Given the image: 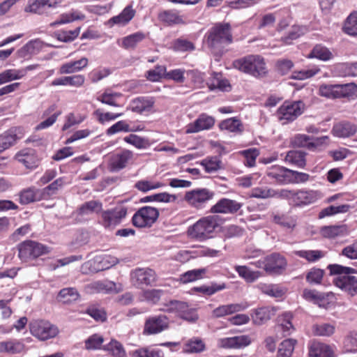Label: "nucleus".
Wrapping results in <instances>:
<instances>
[{
	"mask_svg": "<svg viewBox=\"0 0 357 357\" xmlns=\"http://www.w3.org/2000/svg\"><path fill=\"white\" fill-rule=\"evenodd\" d=\"M307 58L328 61L334 58V54L326 46L322 44H317L313 47Z\"/></svg>",
	"mask_w": 357,
	"mask_h": 357,
	"instance_id": "bb28decb",
	"label": "nucleus"
},
{
	"mask_svg": "<svg viewBox=\"0 0 357 357\" xmlns=\"http://www.w3.org/2000/svg\"><path fill=\"white\" fill-rule=\"evenodd\" d=\"M206 272V268H198L188 271L180 275L179 280L183 284H187L202 279Z\"/></svg>",
	"mask_w": 357,
	"mask_h": 357,
	"instance_id": "a18cd8bd",
	"label": "nucleus"
},
{
	"mask_svg": "<svg viewBox=\"0 0 357 357\" xmlns=\"http://www.w3.org/2000/svg\"><path fill=\"white\" fill-rule=\"evenodd\" d=\"M17 250L19 258L24 261L36 259L50 251L49 247L31 240H27L20 243Z\"/></svg>",
	"mask_w": 357,
	"mask_h": 357,
	"instance_id": "39448f33",
	"label": "nucleus"
},
{
	"mask_svg": "<svg viewBox=\"0 0 357 357\" xmlns=\"http://www.w3.org/2000/svg\"><path fill=\"white\" fill-rule=\"evenodd\" d=\"M127 210L123 207L116 208L102 213V224L105 227H115L126 216Z\"/></svg>",
	"mask_w": 357,
	"mask_h": 357,
	"instance_id": "a211bd4d",
	"label": "nucleus"
},
{
	"mask_svg": "<svg viewBox=\"0 0 357 357\" xmlns=\"http://www.w3.org/2000/svg\"><path fill=\"white\" fill-rule=\"evenodd\" d=\"M314 195L313 191L294 190L292 205H306L313 202Z\"/></svg>",
	"mask_w": 357,
	"mask_h": 357,
	"instance_id": "72a5a7b5",
	"label": "nucleus"
},
{
	"mask_svg": "<svg viewBox=\"0 0 357 357\" xmlns=\"http://www.w3.org/2000/svg\"><path fill=\"white\" fill-rule=\"evenodd\" d=\"M103 349L109 351L114 356L123 357L126 355L122 344L115 340H112L109 344L105 345Z\"/></svg>",
	"mask_w": 357,
	"mask_h": 357,
	"instance_id": "e2e57ef3",
	"label": "nucleus"
},
{
	"mask_svg": "<svg viewBox=\"0 0 357 357\" xmlns=\"http://www.w3.org/2000/svg\"><path fill=\"white\" fill-rule=\"evenodd\" d=\"M116 291V284L112 281H96L91 284V292L109 293Z\"/></svg>",
	"mask_w": 357,
	"mask_h": 357,
	"instance_id": "603ef678",
	"label": "nucleus"
},
{
	"mask_svg": "<svg viewBox=\"0 0 357 357\" xmlns=\"http://www.w3.org/2000/svg\"><path fill=\"white\" fill-rule=\"evenodd\" d=\"M33 155V150L24 149L17 153L16 158L27 168L31 169L37 166L36 161Z\"/></svg>",
	"mask_w": 357,
	"mask_h": 357,
	"instance_id": "49530a36",
	"label": "nucleus"
},
{
	"mask_svg": "<svg viewBox=\"0 0 357 357\" xmlns=\"http://www.w3.org/2000/svg\"><path fill=\"white\" fill-rule=\"evenodd\" d=\"M310 357H333V351L326 344L314 341L309 347Z\"/></svg>",
	"mask_w": 357,
	"mask_h": 357,
	"instance_id": "393cba45",
	"label": "nucleus"
},
{
	"mask_svg": "<svg viewBox=\"0 0 357 357\" xmlns=\"http://www.w3.org/2000/svg\"><path fill=\"white\" fill-rule=\"evenodd\" d=\"M155 102L153 97L140 96L132 99L127 109L138 114L149 113L152 111Z\"/></svg>",
	"mask_w": 357,
	"mask_h": 357,
	"instance_id": "2eb2a0df",
	"label": "nucleus"
},
{
	"mask_svg": "<svg viewBox=\"0 0 357 357\" xmlns=\"http://www.w3.org/2000/svg\"><path fill=\"white\" fill-rule=\"evenodd\" d=\"M18 137L13 130H9L0 135V153L13 146Z\"/></svg>",
	"mask_w": 357,
	"mask_h": 357,
	"instance_id": "ea45409f",
	"label": "nucleus"
},
{
	"mask_svg": "<svg viewBox=\"0 0 357 357\" xmlns=\"http://www.w3.org/2000/svg\"><path fill=\"white\" fill-rule=\"evenodd\" d=\"M166 74V67L165 66H156L153 69L149 70L146 73V78L151 82H158Z\"/></svg>",
	"mask_w": 357,
	"mask_h": 357,
	"instance_id": "69168bd1",
	"label": "nucleus"
},
{
	"mask_svg": "<svg viewBox=\"0 0 357 357\" xmlns=\"http://www.w3.org/2000/svg\"><path fill=\"white\" fill-rule=\"evenodd\" d=\"M84 16L77 11H73L68 13H63L61 15L58 20L51 23V26H56L57 25L68 24L76 20L83 18Z\"/></svg>",
	"mask_w": 357,
	"mask_h": 357,
	"instance_id": "13d9d810",
	"label": "nucleus"
},
{
	"mask_svg": "<svg viewBox=\"0 0 357 357\" xmlns=\"http://www.w3.org/2000/svg\"><path fill=\"white\" fill-rule=\"evenodd\" d=\"M304 109L305 104L302 101H286L278 108L277 115L280 121H285L283 123H286L296 119Z\"/></svg>",
	"mask_w": 357,
	"mask_h": 357,
	"instance_id": "1a4fd4ad",
	"label": "nucleus"
},
{
	"mask_svg": "<svg viewBox=\"0 0 357 357\" xmlns=\"http://www.w3.org/2000/svg\"><path fill=\"white\" fill-rule=\"evenodd\" d=\"M38 190L33 188H29L22 190L20 194L19 201L20 204L26 205L38 200Z\"/></svg>",
	"mask_w": 357,
	"mask_h": 357,
	"instance_id": "bf43d9fd",
	"label": "nucleus"
},
{
	"mask_svg": "<svg viewBox=\"0 0 357 357\" xmlns=\"http://www.w3.org/2000/svg\"><path fill=\"white\" fill-rule=\"evenodd\" d=\"M306 31V28L302 26H293L286 36L281 38V40L285 44L289 45L294 40H296L303 36Z\"/></svg>",
	"mask_w": 357,
	"mask_h": 357,
	"instance_id": "6e6d98bb",
	"label": "nucleus"
},
{
	"mask_svg": "<svg viewBox=\"0 0 357 357\" xmlns=\"http://www.w3.org/2000/svg\"><path fill=\"white\" fill-rule=\"evenodd\" d=\"M338 98H349L355 99L357 98V84L354 82L337 84Z\"/></svg>",
	"mask_w": 357,
	"mask_h": 357,
	"instance_id": "a19ab883",
	"label": "nucleus"
},
{
	"mask_svg": "<svg viewBox=\"0 0 357 357\" xmlns=\"http://www.w3.org/2000/svg\"><path fill=\"white\" fill-rule=\"evenodd\" d=\"M233 64L235 68L255 77H262L268 72L264 59L260 55H248L235 60Z\"/></svg>",
	"mask_w": 357,
	"mask_h": 357,
	"instance_id": "20e7f679",
	"label": "nucleus"
},
{
	"mask_svg": "<svg viewBox=\"0 0 357 357\" xmlns=\"http://www.w3.org/2000/svg\"><path fill=\"white\" fill-rule=\"evenodd\" d=\"M295 255L305 259L310 263H314L325 256V252L319 250H301L294 252Z\"/></svg>",
	"mask_w": 357,
	"mask_h": 357,
	"instance_id": "c9c22d12",
	"label": "nucleus"
},
{
	"mask_svg": "<svg viewBox=\"0 0 357 357\" xmlns=\"http://www.w3.org/2000/svg\"><path fill=\"white\" fill-rule=\"evenodd\" d=\"M186 304L187 303L185 302L171 300L169 302L164 303L162 304L163 307L161 310L168 313L176 314L179 317L181 313L183 312V310L186 309Z\"/></svg>",
	"mask_w": 357,
	"mask_h": 357,
	"instance_id": "8fccbe9b",
	"label": "nucleus"
},
{
	"mask_svg": "<svg viewBox=\"0 0 357 357\" xmlns=\"http://www.w3.org/2000/svg\"><path fill=\"white\" fill-rule=\"evenodd\" d=\"M215 122L214 117L202 113L194 122L188 123L185 126V132L191 134L210 130L213 127Z\"/></svg>",
	"mask_w": 357,
	"mask_h": 357,
	"instance_id": "4468645a",
	"label": "nucleus"
},
{
	"mask_svg": "<svg viewBox=\"0 0 357 357\" xmlns=\"http://www.w3.org/2000/svg\"><path fill=\"white\" fill-rule=\"evenodd\" d=\"M206 350V344L199 337H192L188 340L182 347L185 354H199Z\"/></svg>",
	"mask_w": 357,
	"mask_h": 357,
	"instance_id": "c756f323",
	"label": "nucleus"
},
{
	"mask_svg": "<svg viewBox=\"0 0 357 357\" xmlns=\"http://www.w3.org/2000/svg\"><path fill=\"white\" fill-rule=\"evenodd\" d=\"M124 142L132 145L138 149H147L151 146L150 141L148 138L142 137L137 135L130 134L123 138Z\"/></svg>",
	"mask_w": 357,
	"mask_h": 357,
	"instance_id": "de8ad7c7",
	"label": "nucleus"
},
{
	"mask_svg": "<svg viewBox=\"0 0 357 357\" xmlns=\"http://www.w3.org/2000/svg\"><path fill=\"white\" fill-rule=\"evenodd\" d=\"M206 44L217 54H222L224 48L233 40L231 26L229 23H218L207 32Z\"/></svg>",
	"mask_w": 357,
	"mask_h": 357,
	"instance_id": "f03ea898",
	"label": "nucleus"
},
{
	"mask_svg": "<svg viewBox=\"0 0 357 357\" xmlns=\"http://www.w3.org/2000/svg\"><path fill=\"white\" fill-rule=\"evenodd\" d=\"M331 275H337L333 282L341 290L354 296L357 294V277L351 275L357 273L353 268L340 264H330L328 266Z\"/></svg>",
	"mask_w": 357,
	"mask_h": 357,
	"instance_id": "f257e3e1",
	"label": "nucleus"
},
{
	"mask_svg": "<svg viewBox=\"0 0 357 357\" xmlns=\"http://www.w3.org/2000/svg\"><path fill=\"white\" fill-rule=\"evenodd\" d=\"M208 87L211 90L218 89L222 91H228L231 89L229 81L222 78V75L218 73L214 74L211 83L208 84Z\"/></svg>",
	"mask_w": 357,
	"mask_h": 357,
	"instance_id": "3c124183",
	"label": "nucleus"
},
{
	"mask_svg": "<svg viewBox=\"0 0 357 357\" xmlns=\"http://www.w3.org/2000/svg\"><path fill=\"white\" fill-rule=\"evenodd\" d=\"M169 328V319L165 314L148 317L144 321L142 334L153 335L159 334Z\"/></svg>",
	"mask_w": 357,
	"mask_h": 357,
	"instance_id": "6e6552de",
	"label": "nucleus"
},
{
	"mask_svg": "<svg viewBox=\"0 0 357 357\" xmlns=\"http://www.w3.org/2000/svg\"><path fill=\"white\" fill-rule=\"evenodd\" d=\"M343 31L351 36H357V12H352L345 20Z\"/></svg>",
	"mask_w": 357,
	"mask_h": 357,
	"instance_id": "c03bdc74",
	"label": "nucleus"
},
{
	"mask_svg": "<svg viewBox=\"0 0 357 357\" xmlns=\"http://www.w3.org/2000/svg\"><path fill=\"white\" fill-rule=\"evenodd\" d=\"M221 218L217 215L203 217L189 227L188 235L199 241L208 240L213 236L217 228L220 225Z\"/></svg>",
	"mask_w": 357,
	"mask_h": 357,
	"instance_id": "7ed1b4c3",
	"label": "nucleus"
},
{
	"mask_svg": "<svg viewBox=\"0 0 357 357\" xmlns=\"http://www.w3.org/2000/svg\"><path fill=\"white\" fill-rule=\"evenodd\" d=\"M234 269L241 278L249 283L255 282L261 276V272L252 271L246 266H236Z\"/></svg>",
	"mask_w": 357,
	"mask_h": 357,
	"instance_id": "f704fd0d",
	"label": "nucleus"
},
{
	"mask_svg": "<svg viewBox=\"0 0 357 357\" xmlns=\"http://www.w3.org/2000/svg\"><path fill=\"white\" fill-rule=\"evenodd\" d=\"M87 63L88 59L86 58H82L81 59L63 64L60 68V72L65 74L73 73L86 66Z\"/></svg>",
	"mask_w": 357,
	"mask_h": 357,
	"instance_id": "37998d69",
	"label": "nucleus"
},
{
	"mask_svg": "<svg viewBox=\"0 0 357 357\" xmlns=\"http://www.w3.org/2000/svg\"><path fill=\"white\" fill-rule=\"evenodd\" d=\"M305 155L306 153L303 151H289L285 157V161L298 167L304 168L306 165Z\"/></svg>",
	"mask_w": 357,
	"mask_h": 357,
	"instance_id": "e433bc0d",
	"label": "nucleus"
},
{
	"mask_svg": "<svg viewBox=\"0 0 357 357\" xmlns=\"http://www.w3.org/2000/svg\"><path fill=\"white\" fill-rule=\"evenodd\" d=\"M79 294L75 288H63L59 291L56 300L64 304L70 303L78 298Z\"/></svg>",
	"mask_w": 357,
	"mask_h": 357,
	"instance_id": "79ce46f5",
	"label": "nucleus"
},
{
	"mask_svg": "<svg viewBox=\"0 0 357 357\" xmlns=\"http://www.w3.org/2000/svg\"><path fill=\"white\" fill-rule=\"evenodd\" d=\"M84 82V79L82 75H73V76H67L62 77L59 78L54 79L52 82V86H81Z\"/></svg>",
	"mask_w": 357,
	"mask_h": 357,
	"instance_id": "4c0bfd02",
	"label": "nucleus"
},
{
	"mask_svg": "<svg viewBox=\"0 0 357 357\" xmlns=\"http://www.w3.org/2000/svg\"><path fill=\"white\" fill-rule=\"evenodd\" d=\"M159 20L167 25L185 24V22L177 10H169L161 12L158 15Z\"/></svg>",
	"mask_w": 357,
	"mask_h": 357,
	"instance_id": "7c9ffc66",
	"label": "nucleus"
},
{
	"mask_svg": "<svg viewBox=\"0 0 357 357\" xmlns=\"http://www.w3.org/2000/svg\"><path fill=\"white\" fill-rule=\"evenodd\" d=\"M293 317L291 312H285L277 318V328L282 333L284 336L291 335L295 330L291 322Z\"/></svg>",
	"mask_w": 357,
	"mask_h": 357,
	"instance_id": "4be33fe9",
	"label": "nucleus"
},
{
	"mask_svg": "<svg viewBox=\"0 0 357 357\" xmlns=\"http://www.w3.org/2000/svg\"><path fill=\"white\" fill-rule=\"evenodd\" d=\"M214 197V192L206 188H200L186 192L184 199L197 209L203 208L205 204Z\"/></svg>",
	"mask_w": 357,
	"mask_h": 357,
	"instance_id": "9d476101",
	"label": "nucleus"
},
{
	"mask_svg": "<svg viewBox=\"0 0 357 357\" xmlns=\"http://www.w3.org/2000/svg\"><path fill=\"white\" fill-rule=\"evenodd\" d=\"M344 351L347 353H357V333H350L344 340Z\"/></svg>",
	"mask_w": 357,
	"mask_h": 357,
	"instance_id": "774afa93",
	"label": "nucleus"
},
{
	"mask_svg": "<svg viewBox=\"0 0 357 357\" xmlns=\"http://www.w3.org/2000/svg\"><path fill=\"white\" fill-rule=\"evenodd\" d=\"M130 278L132 282L136 286H149L156 281L157 275L151 268H138L131 271Z\"/></svg>",
	"mask_w": 357,
	"mask_h": 357,
	"instance_id": "9b49d317",
	"label": "nucleus"
},
{
	"mask_svg": "<svg viewBox=\"0 0 357 357\" xmlns=\"http://www.w3.org/2000/svg\"><path fill=\"white\" fill-rule=\"evenodd\" d=\"M273 220L275 224L289 231H293L297 225L296 217L288 213H275Z\"/></svg>",
	"mask_w": 357,
	"mask_h": 357,
	"instance_id": "a878e982",
	"label": "nucleus"
},
{
	"mask_svg": "<svg viewBox=\"0 0 357 357\" xmlns=\"http://www.w3.org/2000/svg\"><path fill=\"white\" fill-rule=\"evenodd\" d=\"M248 306L249 305L246 302L222 305L213 310L212 316L214 318H221L227 315L243 311L247 309Z\"/></svg>",
	"mask_w": 357,
	"mask_h": 357,
	"instance_id": "6ab92c4d",
	"label": "nucleus"
},
{
	"mask_svg": "<svg viewBox=\"0 0 357 357\" xmlns=\"http://www.w3.org/2000/svg\"><path fill=\"white\" fill-rule=\"evenodd\" d=\"M275 314L273 307L266 306L255 309L252 315L253 322L261 325L268 321Z\"/></svg>",
	"mask_w": 357,
	"mask_h": 357,
	"instance_id": "2f4dec72",
	"label": "nucleus"
},
{
	"mask_svg": "<svg viewBox=\"0 0 357 357\" xmlns=\"http://www.w3.org/2000/svg\"><path fill=\"white\" fill-rule=\"evenodd\" d=\"M24 349V344L17 340L0 342V352L10 354H19Z\"/></svg>",
	"mask_w": 357,
	"mask_h": 357,
	"instance_id": "58836bf2",
	"label": "nucleus"
},
{
	"mask_svg": "<svg viewBox=\"0 0 357 357\" xmlns=\"http://www.w3.org/2000/svg\"><path fill=\"white\" fill-rule=\"evenodd\" d=\"M319 234L323 238L334 239L337 237L347 236L349 234V231L347 226L345 225H330L321 227Z\"/></svg>",
	"mask_w": 357,
	"mask_h": 357,
	"instance_id": "aec40b11",
	"label": "nucleus"
},
{
	"mask_svg": "<svg viewBox=\"0 0 357 357\" xmlns=\"http://www.w3.org/2000/svg\"><path fill=\"white\" fill-rule=\"evenodd\" d=\"M134 153L128 149H123L114 153L110 157L109 168L112 172H119L127 167L133 160Z\"/></svg>",
	"mask_w": 357,
	"mask_h": 357,
	"instance_id": "f8f14e48",
	"label": "nucleus"
},
{
	"mask_svg": "<svg viewBox=\"0 0 357 357\" xmlns=\"http://www.w3.org/2000/svg\"><path fill=\"white\" fill-rule=\"evenodd\" d=\"M146 36L142 31H137L121 39V44L119 45L126 50H134L138 45L142 42Z\"/></svg>",
	"mask_w": 357,
	"mask_h": 357,
	"instance_id": "c85d7f7f",
	"label": "nucleus"
},
{
	"mask_svg": "<svg viewBox=\"0 0 357 357\" xmlns=\"http://www.w3.org/2000/svg\"><path fill=\"white\" fill-rule=\"evenodd\" d=\"M296 344V340L294 339L284 340L279 346L278 357H291Z\"/></svg>",
	"mask_w": 357,
	"mask_h": 357,
	"instance_id": "5fc2aeb1",
	"label": "nucleus"
},
{
	"mask_svg": "<svg viewBox=\"0 0 357 357\" xmlns=\"http://www.w3.org/2000/svg\"><path fill=\"white\" fill-rule=\"evenodd\" d=\"M266 272L270 275H280L287 266L286 258L276 252L266 256Z\"/></svg>",
	"mask_w": 357,
	"mask_h": 357,
	"instance_id": "ddd939ff",
	"label": "nucleus"
},
{
	"mask_svg": "<svg viewBox=\"0 0 357 357\" xmlns=\"http://www.w3.org/2000/svg\"><path fill=\"white\" fill-rule=\"evenodd\" d=\"M29 328L33 336L43 341L53 338L59 333L58 328L45 320H33Z\"/></svg>",
	"mask_w": 357,
	"mask_h": 357,
	"instance_id": "423d86ee",
	"label": "nucleus"
},
{
	"mask_svg": "<svg viewBox=\"0 0 357 357\" xmlns=\"http://www.w3.org/2000/svg\"><path fill=\"white\" fill-rule=\"evenodd\" d=\"M357 126L350 122L344 121L333 126L332 133L337 137H349L356 134Z\"/></svg>",
	"mask_w": 357,
	"mask_h": 357,
	"instance_id": "5701e85b",
	"label": "nucleus"
},
{
	"mask_svg": "<svg viewBox=\"0 0 357 357\" xmlns=\"http://www.w3.org/2000/svg\"><path fill=\"white\" fill-rule=\"evenodd\" d=\"M135 15V10L131 6H126L122 12L108 21V24L113 26L114 24L123 26L128 24Z\"/></svg>",
	"mask_w": 357,
	"mask_h": 357,
	"instance_id": "b1692460",
	"label": "nucleus"
},
{
	"mask_svg": "<svg viewBox=\"0 0 357 357\" xmlns=\"http://www.w3.org/2000/svg\"><path fill=\"white\" fill-rule=\"evenodd\" d=\"M119 263L116 257L111 255H99L93 259V271L99 272L110 268Z\"/></svg>",
	"mask_w": 357,
	"mask_h": 357,
	"instance_id": "412c9836",
	"label": "nucleus"
},
{
	"mask_svg": "<svg viewBox=\"0 0 357 357\" xmlns=\"http://www.w3.org/2000/svg\"><path fill=\"white\" fill-rule=\"evenodd\" d=\"M276 191L267 187H257L252 190L250 197L258 199H267L276 197Z\"/></svg>",
	"mask_w": 357,
	"mask_h": 357,
	"instance_id": "4d7b16f0",
	"label": "nucleus"
},
{
	"mask_svg": "<svg viewBox=\"0 0 357 357\" xmlns=\"http://www.w3.org/2000/svg\"><path fill=\"white\" fill-rule=\"evenodd\" d=\"M80 27L70 31H58L54 33L56 38L61 42L68 43L74 40L79 33Z\"/></svg>",
	"mask_w": 357,
	"mask_h": 357,
	"instance_id": "680f3d73",
	"label": "nucleus"
},
{
	"mask_svg": "<svg viewBox=\"0 0 357 357\" xmlns=\"http://www.w3.org/2000/svg\"><path fill=\"white\" fill-rule=\"evenodd\" d=\"M219 128L222 130H225L236 134H241L244 130L243 123L236 117L229 118L222 121L219 124Z\"/></svg>",
	"mask_w": 357,
	"mask_h": 357,
	"instance_id": "473e14b6",
	"label": "nucleus"
},
{
	"mask_svg": "<svg viewBox=\"0 0 357 357\" xmlns=\"http://www.w3.org/2000/svg\"><path fill=\"white\" fill-rule=\"evenodd\" d=\"M267 176L280 183H290L289 169L283 167L273 166L267 172Z\"/></svg>",
	"mask_w": 357,
	"mask_h": 357,
	"instance_id": "cd10ccee",
	"label": "nucleus"
},
{
	"mask_svg": "<svg viewBox=\"0 0 357 357\" xmlns=\"http://www.w3.org/2000/svg\"><path fill=\"white\" fill-rule=\"evenodd\" d=\"M159 211L158 208L149 206L140 208L132 217L133 225L139 228L150 227L158 220Z\"/></svg>",
	"mask_w": 357,
	"mask_h": 357,
	"instance_id": "0eeeda50",
	"label": "nucleus"
},
{
	"mask_svg": "<svg viewBox=\"0 0 357 357\" xmlns=\"http://www.w3.org/2000/svg\"><path fill=\"white\" fill-rule=\"evenodd\" d=\"M135 357H164L163 352L160 349L143 347L133 351Z\"/></svg>",
	"mask_w": 357,
	"mask_h": 357,
	"instance_id": "338daca9",
	"label": "nucleus"
},
{
	"mask_svg": "<svg viewBox=\"0 0 357 357\" xmlns=\"http://www.w3.org/2000/svg\"><path fill=\"white\" fill-rule=\"evenodd\" d=\"M222 161L217 156L207 157L202 160L201 165H202L207 173H213L218 171L222 168Z\"/></svg>",
	"mask_w": 357,
	"mask_h": 357,
	"instance_id": "864d4df0",
	"label": "nucleus"
},
{
	"mask_svg": "<svg viewBox=\"0 0 357 357\" xmlns=\"http://www.w3.org/2000/svg\"><path fill=\"white\" fill-rule=\"evenodd\" d=\"M77 223H83L89 219V202H84L73 213Z\"/></svg>",
	"mask_w": 357,
	"mask_h": 357,
	"instance_id": "052dcab7",
	"label": "nucleus"
},
{
	"mask_svg": "<svg viewBox=\"0 0 357 357\" xmlns=\"http://www.w3.org/2000/svg\"><path fill=\"white\" fill-rule=\"evenodd\" d=\"M226 288L225 283L217 284L211 283V285H202L194 288V290L198 292H201L207 296H211L218 291L223 290Z\"/></svg>",
	"mask_w": 357,
	"mask_h": 357,
	"instance_id": "0e129e2a",
	"label": "nucleus"
},
{
	"mask_svg": "<svg viewBox=\"0 0 357 357\" xmlns=\"http://www.w3.org/2000/svg\"><path fill=\"white\" fill-rule=\"evenodd\" d=\"M335 331V326L328 323L317 324L312 326V333L317 336L330 337Z\"/></svg>",
	"mask_w": 357,
	"mask_h": 357,
	"instance_id": "09e8293b",
	"label": "nucleus"
},
{
	"mask_svg": "<svg viewBox=\"0 0 357 357\" xmlns=\"http://www.w3.org/2000/svg\"><path fill=\"white\" fill-rule=\"evenodd\" d=\"M251 340L248 335H243L231 337H223L218 340L217 345L223 349H239L248 346Z\"/></svg>",
	"mask_w": 357,
	"mask_h": 357,
	"instance_id": "f3484780",
	"label": "nucleus"
},
{
	"mask_svg": "<svg viewBox=\"0 0 357 357\" xmlns=\"http://www.w3.org/2000/svg\"><path fill=\"white\" fill-rule=\"evenodd\" d=\"M242 207V204L236 200L222 198L213 205L210 211L212 213L234 214Z\"/></svg>",
	"mask_w": 357,
	"mask_h": 357,
	"instance_id": "dca6fc26",
	"label": "nucleus"
}]
</instances>
